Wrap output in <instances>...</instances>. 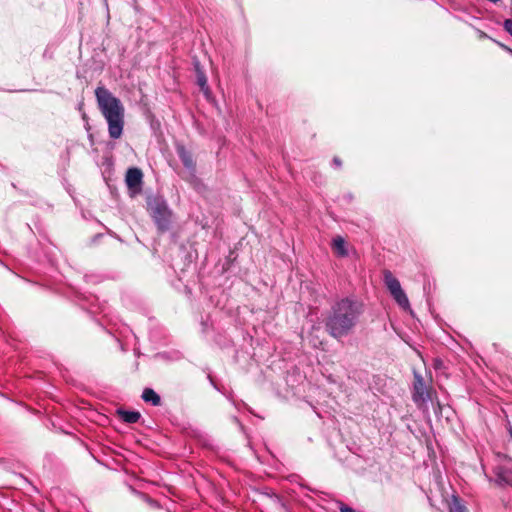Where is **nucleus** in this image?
<instances>
[{"label":"nucleus","instance_id":"12","mask_svg":"<svg viewBox=\"0 0 512 512\" xmlns=\"http://www.w3.org/2000/svg\"><path fill=\"white\" fill-rule=\"evenodd\" d=\"M142 399L145 402H151L154 406H159L161 404L160 396L151 388L144 389Z\"/></svg>","mask_w":512,"mask_h":512},{"label":"nucleus","instance_id":"1","mask_svg":"<svg viewBox=\"0 0 512 512\" xmlns=\"http://www.w3.org/2000/svg\"><path fill=\"white\" fill-rule=\"evenodd\" d=\"M98 108L108 124L110 138L119 139L123 134L125 108L121 100L114 96L106 87L95 89Z\"/></svg>","mask_w":512,"mask_h":512},{"label":"nucleus","instance_id":"6","mask_svg":"<svg viewBox=\"0 0 512 512\" xmlns=\"http://www.w3.org/2000/svg\"><path fill=\"white\" fill-rule=\"evenodd\" d=\"M152 217L161 231L168 229L171 219V211L165 203H157L152 208Z\"/></svg>","mask_w":512,"mask_h":512},{"label":"nucleus","instance_id":"19","mask_svg":"<svg viewBox=\"0 0 512 512\" xmlns=\"http://www.w3.org/2000/svg\"><path fill=\"white\" fill-rule=\"evenodd\" d=\"M508 431H509L510 436H511V438H512V426H511V425H509V427H508Z\"/></svg>","mask_w":512,"mask_h":512},{"label":"nucleus","instance_id":"15","mask_svg":"<svg viewBox=\"0 0 512 512\" xmlns=\"http://www.w3.org/2000/svg\"><path fill=\"white\" fill-rule=\"evenodd\" d=\"M339 510L340 512H357L355 509L342 502L339 504Z\"/></svg>","mask_w":512,"mask_h":512},{"label":"nucleus","instance_id":"3","mask_svg":"<svg viewBox=\"0 0 512 512\" xmlns=\"http://www.w3.org/2000/svg\"><path fill=\"white\" fill-rule=\"evenodd\" d=\"M384 283L395 300V302L404 310H410V303L408 297L401 287L399 280L392 274L391 271L385 270L383 273Z\"/></svg>","mask_w":512,"mask_h":512},{"label":"nucleus","instance_id":"10","mask_svg":"<svg viewBox=\"0 0 512 512\" xmlns=\"http://www.w3.org/2000/svg\"><path fill=\"white\" fill-rule=\"evenodd\" d=\"M177 154H178L180 160L182 161L183 165L187 169L194 170L195 163H194L193 157H192L191 153L183 145L177 146Z\"/></svg>","mask_w":512,"mask_h":512},{"label":"nucleus","instance_id":"14","mask_svg":"<svg viewBox=\"0 0 512 512\" xmlns=\"http://www.w3.org/2000/svg\"><path fill=\"white\" fill-rule=\"evenodd\" d=\"M450 512H467L466 508L461 505L458 501H455L451 506H450Z\"/></svg>","mask_w":512,"mask_h":512},{"label":"nucleus","instance_id":"8","mask_svg":"<svg viewBox=\"0 0 512 512\" xmlns=\"http://www.w3.org/2000/svg\"><path fill=\"white\" fill-rule=\"evenodd\" d=\"M495 482L499 486H512V471L503 466L494 469Z\"/></svg>","mask_w":512,"mask_h":512},{"label":"nucleus","instance_id":"16","mask_svg":"<svg viewBox=\"0 0 512 512\" xmlns=\"http://www.w3.org/2000/svg\"><path fill=\"white\" fill-rule=\"evenodd\" d=\"M504 28L512 36V19H507L504 21Z\"/></svg>","mask_w":512,"mask_h":512},{"label":"nucleus","instance_id":"17","mask_svg":"<svg viewBox=\"0 0 512 512\" xmlns=\"http://www.w3.org/2000/svg\"><path fill=\"white\" fill-rule=\"evenodd\" d=\"M333 163H334V165H335L337 168L341 167V165H342V162H341V160H340L338 157H334V159H333Z\"/></svg>","mask_w":512,"mask_h":512},{"label":"nucleus","instance_id":"9","mask_svg":"<svg viewBox=\"0 0 512 512\" xmlns=\"http://www.w3.org/2000/svg\"><path fill=\"white\" fill-rule=\"evenodd\" d=\"M116 416H118L121 420L128 424H134L139 421L141 418V414L137 411H127L123 408H119L115 412Z\"/></svg>","mask_w":512,"mask_h":512},{"label":"nucleus","instance_id":"2","mask_svg":"<svg viewBox=\"0 0 512 512\" xmlns=\"http://www.w3.org/2000/svg\"><path fill=\"white\" fill-rule=\"evenodd\" d=\"M363 308V303L356 299H341L332 306V320H354L361 315Z\"/></svg>","mask_w":512,"mask_h":512},{"label":"nucleus","instance_id":"13","mask_svg":"<svg viewBox=\"0 0 512 512\" xmlns=\"http://www.w3.org/2000/svg\"><path fill=\"white\" fill-rule=\"evenodd\" d=\"M196 70H197V83L201 87V89L204 90L207 88V78H206L205 74L202 71H200L198 65H196Z\"/></svg>","mask_w":512,"mask_h":512},{"label":"nucleus","instance_id":"7","mask_svg":"<svg viewBox=\"0 0 512 512\" xmlns=\"http://www.w3.org/2000/svg\"><path fill=\"white\" fill-rule=\"evenodd\" d=\"M143 174L139 168H129L126 172V184L133 192H138L142 184Z\"/></svg>","mask_w":512,"mask_h":512},{"label":"nucleus","instance_id":"11","mask_svg":"<svg viewBox=\"0 0 512 512\" xmlns=\"http://www.w3.org/2000/svg\"><path fill=\"white\" fill-rule=\"evenodd\" d=\"M332 247L334 252L340 256L345 257L348 255V251L346 249V242L343 237L337 236L333 239Z\"/></svg>","mask_w":512,"mask_h":512},{"label":"nucleus","instance_id":"4","mask_svg":"<svg viewBox=\"0 0 512 512\" xmlns=\"http://www.w3.org/2000/svg\"><path fill=\"white\" fill-rule=\"evenodd\" d=\"M431 399V389L425 384L422 375L414 371L413 401L421 406Z\"/></svg>","mask_w":512,"mask_h":512},{"label":"nucleus","instance_id":"5","mask_svg":"<svg viewBox=\"0 0 512 512\" xmlns=\"http://www.w3.org/2000/svg\"><path fill=\"white\" fill-rule=\"evenodd\" d=\"M322 325L331 336L340 338L350 332L353 322H318V325L313 326V329L320 330Z\"/></svg>","mask_w":512,"mask_h":512},{"label":"nucleus","instance_id":"18","mask_svg":"<svg viewBox=\"0 0 512 512\" xmlns=\"http://www.w3.org/2000/svg\"><path fill=\"white\" fill-rule=\"evenodd\" d=\"M501 47H502L504 50H506L507 52H509L510 54H512V49H510L509 47H507V46H505V45H503V44H501Z\"/></svg>","mask_w":512,"mask_h":512}]
</instances>
